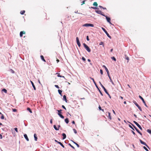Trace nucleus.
<instances>
[{
  "label": "nucleus",
  "mask_w": 151,
  "mask_h": 151,
  "mask_svg": "<svg viewBox=\"0 0 151 151\" xmlns=\"http://www.w3.org/2000/svg\"><path fill=\"white\" fill-rule=\"evenodd\" d=\"M103 30V31L105 33L107 36L110 38V39L111 38V36L109 35V34H108V33L107 32V31L103 27H102L101 28Z\"/></svg>",
  "instance_id": "nucleus-4"
},
{
  "label": "nucleus",
  "mask_w": 151,
  "mask_h": 151,
  "mask_svg": "<svg viewBox=\"0 0 151 151\" xmlns=\"http://www.w3.org/2000/svg\"><path fill=\"white\" fill-rule=\"evenodd\" d=\"M26 33V32L24 31H21L20 33V36L21 37H22L23 34H25Z\"/></svg>",
  "instance_id": "nucleus-14"
},
{
  "label": "nucleus",
  "mask_w": 151,
  "mask_h": 151,
  "mask_svg": "<svg viewBox=\"0 0 151 151\" xmlns=\"http://www.w3.org/2000/svg\"><path fill=\"white\" fill-rule=\"evenodd\" d=\"M111 58L113 60H114L115 61H116V59L114 57H112Z\"/></svg>",
  "instance_id": "nucleus-37"
},
{
  "label": "nucleus",
  "mask_w": 151,
  "mask_h": 151,
  "mask_svg": "<svg viewBox=\"0 0 151 151\" xmlns=\"http://www.w3.org/2000/svg\"><path fill=\"white\" fill-rule=\"evenodd\" d=\"M10 71H11L12 73H14V71L12 69H10Z\"/></svg>",
  "instance_id": "nucleus-33"
},
{
  "label": "nucleus",
  "mask_w": 151,
  "mask_h": 151,
  "mask_svg": "<svg viewBox=\"0 0 151 151\" xmlns=\"http://www.w3.org/2000/svg\"><path fill=\"white\" fill-rule=\"evenodd\" d=\"M90 79H92L93 80V82L94 83V84H95V85L96 86V87L97 88H98V87L97 86V84H96V82H95L94 79L93 78H91V77H90Z\"/></svg>",
  "instance_id": "nucleus-15"
},
{
  "label": "nucleus",
  "mask_w": 151,
  "mask_h": 151,
  "mask_svg": "<svg viewBox=\"0 0 151 151\" xmlns=\"http://www.w3.org/2000/svg\"><path fill=\"white\" fill-rule=\"evenodd\" d=\"M111 82L112 83V84L113 85H114V83L113 82V81H111Z\"/></svg>",
  "instance_id": "nucleus-57"
},
{
  "label": "nucleus",
  "mask_w": 151,
  "mask_h": 151,
  "mask_svg": "<svg viewBox=\"0 0 151 151\" xmlns=\"http://www.w3.org/2000/svg\"><path fill=\"white\" fill-rule=\"evenodd\" d=\"M27 109L28 111H29L30 113L32 112L31 109L29 108H27Z\"/></svg>",
  "instance_id": "nucleus-28"
},
{
  "label": "nucleus",
  "mask_w": 151,
  "mask_h": 151,
  "mask_svg": "<svg viewBox=\"0 0 151 151\" xmlns=\"http://www.w3.org/2000/svg\"><path fill=\"white\" fill-rule=\"evenodd\" d=\"M99 108L100 110H101L103 112H104V110L103 109H101V108L100 105L99 106Z\"/></svg>",
  "instance_id": "nucleus-30"
},
{
  "label": "nucleus",
  "mask_w": 151,
  "mask_h": 151,
  "mask_svg": "<svg viewBox=\"0 0 151 151\" xmlns=\"http://www.w3.org/2000/svg\"><path fill=\"white\" fill-rule=\"evenodd\" d=\"M76 42H77V44L78 46L79 47H80L81 46V44L78 38V37H77L76 38Z\"/></svg>",
  "instance_id": "nucleus-11"
},
{
  "label": "nucleus",
  "mask_w": 151,
  "mask_h": 151,
  "mask_svg": "<svg viewBox=\"0 0 151 151\" xmlns=\"http://www.w3.org/2000/svg\"><path fill=\"white\" fill-rule=\"evenodd\" d=\"M63 100L65 101L66 102H67V100L66 99V97L65 95H64L63 96Z\"/></svg>",
  "instance_id": "nucleus-21"
},
{
  "label": "nucleus",
  "mask_w": 151,
  "mask_h": 151,
  "mask_svg": "<svg viewBox=\"0 0 151 151\" xmlns=\"http://www.w3.org/2000/svg\"><path fill=\"white\" fill-rule=\"evenodd\" d=\"M99 7L100 8H102V9H106V8L104 7H103V6H99Z\"/></svg>",
  "instance_id": "nucleus-31"
},
{
  "label": "nucleus",
  "mask_w": 151,
  "mask_h": 151,
  "mask_svg": "<svg viewBox=\"0 0 151 151\" xmlns=\"http://www.w3.org/2000/svg\"><path fill=\"white\" fill-rule=\"evenodd\" d=\"M55 87H56V88H59V86L58 85H55Z\"/></svg>",
  "instance_id": "nucleus-50"
},
{
  "label": "nucleus",
  "mask_w": 151,
  "mask_h": 151,
  "mask_svg": "<svg viewBox=\"0 0 151 151\" xmlns=\"http://www.w3.org/2000/svg\"><path fill=\"white\" fill-rule=\"evenodd\" d=\"M103 44H104L103 42H101L99 43V45H103V46L104 47V45Z\"/></svg>",
  "instance_id": "nucleus-35"
},
{
  "label": "nucleus",
  "mask_w": 151,
  "mask_h": 151,
  "mask_svg": "<svg viewBox=\"0 0 151 151\" xmlns=\"http://www.w3.org/2000/svg\"><path fill=\"white\" fill-rule=\"evenodd\" d=\"M99 83L100 84L101 86L103 88L104 91L105 92V93L108 95L110 96L109 94V93L107 91L106 89L102 85V84L101 83V82L100 81L99 82Z\"/></svg>",
  "instance_id": "nucleus-3"
},
{
  "label": "nucleus",
  "mask_w": 151,
  "mask_h": 151,
  "mask_svg": "<svg viewBox=\"0 0 151 151\" xmlns=\"http://www.w3.org/2000/svg\"><path fill=\"white\" fill-rule=\"evenodd\" d=\"M54 129L56 130H59V128H57L55 126V125H54Z\"/></svg>",
  "instance_id": "nucleus-25"
},
{
  "label": "nucleus",
  "mask_w": 151,
  "mask_h": 151,
  "mask_svg": "<svg viewBox=\"0 0 151 151\" xmlns=\"http://www.w3.org/2000/svg\"><path fill=\"white\" fill-rule=\"evenodd\" d=\"M25 11L24 10H23V11H21L20 12V13L21 14H23L25 13Z\"/></svg>",
  "instance_id": "nucleus-26"
},
{
  "label": "nucleus",
  "mask_w": 151,
  "mask_h": 151,
  "mask_svg": "<svg viewBox=\"0 0 151 151\" xmlns=\"http://www.w3.org/2000/svg\"><path fill=\"white\" fill-rule=\"evenodd\" d=\"M134 103L135 105L141 111H142V109L141 107L138 105V104L135 101H134Z\"/></svg>",
  "instance_id": "nucleus-8"
},
{
  "label": "nucleus",
  "mask_w": 151,
  "mask_h": 151,
  "mask_svg": "<svg viewBox=\"0 0 151 151\" xmlns=\"http://www.w3.org/2000/svg\"><path fill=\"white\" fill-rule=\"evenodd\" d=\"M68 145H69L71 147H72L74 149L75 148L74 147L72 146L70 143L68 144Z\"/></svg>",
  "instance_id": "nucleus-43"
},
{
  "label": "nucleus",
  "mask_w": 151,
  "mask_h": 151,
  "mask_svg": "<svg viewBox=\"0 0 151 151\" xmlns=\"http://www.w3.org/2000/svg\"><path fill=\"white\" fill-rule=\"evenodd\" d=\"M55 141L56 142H57V143H58V144H59V143L60 142H59L57 140H55Z\"/></svg>",
  "instance_id": "nucleus-55"
},
{
  "label": "nucleus",
  "mask_w": 151,
  "mask_h": 151,
  "mask_svg": "<svg viewBox=\"0 0 151 151\" xmlns=\"http://www.w3.org/2000/svg\"><path fill=\"white\" fill-rule=\"evenodd\" d=\"M93 5L96 6H98V4L96 2H95L93 3Z\"/></svg>",
  "instance_id": "nucleus-29"
},
{
  "label": "nucleus",
  "mask_w": 151,
  "mask_h": 151,
  "mask_svg": "<svg viewBox=\"0 0 151 151\" xmlns=\"http://www.w3.org/2000/svg\"><path fill=\"white\" fill-rule=\"evenodd\" d=\"M133 122L137 125V126L141 129L142 130V129L141 127L136 121H134Z\"/></svg>",
  "instance_id": "nucleus-10"
},
{
  "label": "nucleus",
  "mask_w": 151,
  "mask_h": 151,
  "mask_svg": "<svg viewBox=\"0 0 151 151\" xmlns=\"http://www.w3.org/2000/svg\"><path fill=\"white\" fill-rule=\"evenodd\" d=\"M2 138V135L1 134H0V139H1Z\"/></svg>",
  "instance_id": "nucleus-58"
},
{
  "label": "nucleus",
  "mask_w": 151,
  "mask_h": 151,
  "mask_svg": "<svg viewBox=\"0 0 151 151\" xmlns=\"http://www.w3.org/2000/svg\"><path fill=\"white\" fill-rule=\"evenodd\" d=\"M106 18V20L107 21L109 22L110 24H111L112 25H113V24H112L111 22H110V20H111V19L110 18H109V17H107V16H105Z\"/></svg>",
  "instance_id": "nucleus-9"
},
{
  "label": "nucleus",
  "mask_w": 151,
  "mask_h": 151,
  "mask_svg": "<svg viewBox=\"0 0 151 151\" xmlns=\"http://www.w3.org/2000/svg\"><path fill=\"white\" fill-rule=\"evenodd\" d=\"M132 132L134 135H135V132L133 131H132Z\"/></svg>",
  "instance_id": "nucleus-61"
},
{
  "label": "nucleus",
  "mask_w": 151,
  "mask_h": 151,
  "mask_svg": "<svg viewBox=\"0 0 151 151\" xmlns=\"http://www.w3.org/2000/svg\"><path fill=\"white\" fill-rule=\"evenodd\" d=\"M73 130L74 131V132L75 133V134H76L77 133V131L76 130V129H73Z\"/></svg>",
  "instance_id": "nucleus-40"
},
{
  "label": "nucleus",
  "mask_w": 151,
  "mask_h": 151,
  "mask_svg": "<svg viewBox=\"0 0 151 151\" xmlns=\"http://www.w3.org/2000/svg\"><path fill=\"white\" fill-rule=\"evenodd\" d=\"M100 73L101 75L103 74V71L102 70L100 69Z\"/></svg>",
  "instance_id": "nucleus-47"
},
{
  "label": "nucleus",
  "mask_w": 151,
  "mask_h": 151,
  "mask_svg": "<svg viewBox=\"0 0 151 151\" xmlns=\"http://www.w3.org/2000/svg\"><path fill=\"white\" fill-rule=\"evenodd\" d=\"M143 148L145 149L147 151H149L147 149V148L145 146H144L143 147Z\"/></svg>",
  "instance_id": "nucleus-39"
},
{
  "label": "nucleus",
  "mask_w": 151,
  "mask_h": 151,
  "mask_svg": "<svg viewBox=\"0 0 151 151\" xmlns=\"http://www.w3.org/2000/svg\"><path fill=\"white\" fill-rule=\"evenodd\" d=\"M83 45L86 49L87 50L88 52H90L91 51V50L89 47L85 43H83Z\"/></svg>",
  "instance_id": "nucleus-1"
},
{
  "label": "nucleus",
  "mask_w": 151,
  "mask_h": 151,
  "mask_svg": "<svg viewBox=\"0 0 151 151\" xmlns=\"http://www.w3.org/2000/svg\"><path fill=\"white\" fill-rule=\"evenodd\" d=\"M95 12L98 14H100L104 16H105V15L103 14V13L100 10H96Z\"/></svg>",
  "instance_id": "nucleus-6"
},
{
  "label": "nucleus",
  "mask_w": 151,
  "mask_h": 151,
  "mask_svg": "<svg viewBox=\"0 0 151 151\" xmlns=\"http://www.w3.org/2000/svg\"><path fill=\"white\" fill-rule=\"evenodd\" d=\"M119 98H121V99H122V100L123 99V97L121 96H120L119 97Z\"/></svg>",
  "instance_id": "nucleus-59"
},
{
  "label": "nucleus",
  "mask_w": 151,
  "mask_h": 151,
  "mask_svg": "<svg viewBox=\"0 0 151 151\" xmlns=\"http://www.w3.org/2000/svg\"><path fill=\"white\" fill-rule=\"evenodd\" d=\"M24 137L27 141H29V139L27 137V135L26 134H24Z\"/></svg>",
  "instance_id": "nucleus-17"
},
{
  "label": "nucleus",
  "mask_w": 151,
  "mask_h": 151,
  "mask_svg": "<svg viewBox=\"0 0 151 151\" xmlns=\"http://www.w3.org/2000/svg\"><path fill=\"white\" fill-rule=\"evenodd\" d=\"M72 123L73 124H75V122L74 121H73L72 122Z\"/></svg>",
  "instance_id": "nucleus-63"
},
{
  "label": "nucleus",
  "mask_w": 151,
  "mask_h": 151,
  "mask_svg": "<svg viewBox=\"0 0 151 151\" xmlns=\"http://www.w3.org/2000/svg\"><path fill=\"white\" fill-rule=\"evenodd\" d=\"M12 110L13 112H16L17 111V110L15 109H12Z\"/></svg>",
  "instance_id": "nucleus-44"
},
{
  "label": "nucleus",
  "mask_w": 151,
  "mask_h": 151,
  "mask_svg": "<svg viewBox=\"0 0 151 151\" xmlns=\"http://www.w3.org/2000/svg\"><path fill=\"white\" fill-rule=\"evenodd\" d=\"M62 108H63L65 110H66V108L64 105H62Z\"/></svg>",
  "instance_id": "nucleus-51"
},
{
  "label": "nucleus",
  "mask_w": 151,
  "mask_h": 151,
  "mask_svg": "<svg viewBox=\"0 0 151 151\" xmlns=\"http://www.w3.org/2000/svg\"><path fill=\"white\" fill-rule=\"evenodd\" d=\"M126 59L128 60V61H127V62H129V58L127 56V57H126Z\"/></svg>",
  "instance_id": "nucleus-48"
},
{
  "label": "nucleus",
  "mask_w": 151,
  "mask_h": 151,
  "mask_svg": "<svg viewBox=\"0 0 151 151\" xmlns=\"http://www.w3.org/2000/svg\"><path fill=\"white\" fill-rule=\"evenodd\" d=\"M50 123L51 124H52V119H51L50 120Z\"/></svg>",
  "instance_id": "nucleus-56"
},
{
  "label": "nucleus",
  "mask_w": 151,
  "mask_h": 151,
  "mask_svg": "<svg viewBox=\"0 0 151 151\" xmlns=\"http://www.w3.org/2000/svg\"><path fill=\"white\" fill-rule=\"evenodd\" d=\"M108 77H109V79L110 80V81H112V79H111V78L109 74V75H108Z\"/></svg>",
  "instance_id": "nucleus-38"
},
{
  "label": "nucleus",
  "mask_w": 151,
  "mask_h": 151,
  "mask_svg": "<svg viewBox=\"0 0 151 151\" xmlns=\"http://www.w3.org/2000/svg\"><path fill=\"white\" fill-rule=\"evenodd\" d=\"M2 91H3L5 93H6L7 92V90L5 89H3L2 90Z\"/></svg>",
  "instance_id": "nucleus-42"
},
{
  "label": "nucleus",
  "mask_w": 151,
  "mask_h": 151,
  "mask_svg": "<svg viewBox=\"0 0 151 151\" xmlns=\"http://www.w3.org/2000/svg\"><path fill=\"white\" fill-rule=\"evenodd\" d=\"M76 145L78 147H79V145L77 143V144H76Z\"/></svg>",
  "instance_id": "nucleus-60"
},
{
  "label": "nucleus",
  "mask_w": 151,
  "mask_h": 151,
  "mask_svg": "<svg viewBox=\"0 0 151 151\" xmlns=\"http://www.w3.org/2000/svg\"><path fill=\"white\" fill-rule=\"evenodd\" d=\"M56 74H58V77H62V76H60V73H57Z\"/></svg>",
  "instance_id": "nucleus-36"
},
{
  "label": "nucleus",
  "mask_w": 151,
  "mask_h": 151,
  "mask_svg": "<svg viewBox=\"0 0 151 151\" xmlns=\"http://www.w3.org/2000/svg\"><path fill=\"white\" fill-rule=\"evenodd\" d=\"M30 82L32 85V86L34 90H36V88L35 86L34 85L33 83V82L32 81H30Z\"/></svg>",
  "instance_id": "nucleus-16"
},
{
  "label": "nucleus",
  "mask_w": 151,
  "mask_h": 151,
  "mask_svg": "<svg viewBox=\"0 0 151 151\" xmlns=\"http://www.w3.org/2000/svg\"><path fill=\"white\" fill-rule=\"evenodd\" d=\"M14 130H15V131H16L17 132H18L17 128V127H16V128H14Z\"/></svg>",
  "instance_id": "nucleus-49"
},
{
  "label": "nucleus",
  "mask_w": 151,
  "mask_h": 151,
  "mask_svg": "<svg viewBox=\"0 0 151 151\" xmlns=\"http://www.w3.org/2000/svg\"><path fill=\"white\" fill-rule=\"evenodd\" d=\"M99 92H100V94H101V95L102 96L103 95V94H102V92H101V91H100L99 89Z\"/></svg>",
  "instance_id": "nucleus-53"
},
{
  "label": "nucleus",
  "mask_w": 151,
  "mask_h": 151,
  "mask_svg": "<svg viewBox=\"0 0 151 151\" xmlns=\"http://www.w3.org/2000/svg\"><path fill=\"white\" fill-rule=\"evenodd\" d=\"M129 127L131 128L132 130H134V128H133V127L130 125H129Z\"/></svg>",
  "instance_id": "nucleus-45"
},
{
  "label": "nucleus",
  "mask_w": 151,
  "mask_h": 151,
  "mask_svg": "<svg viewBox=\"0 0 151 151\" xmlns=\"http://www.w3.org/2000/svg\"><path fill=\"white\" fill-rule=\"evenodd\" d=\"M86 39H87V40H88V41H89V38H88V36H87V37H86Z\"/></svg>",
  "instance_id": "nucleus-54"
},
{
  "label": "nucleus",
  "mask_w": 151,
  "mask_h": 151,
  "mask_svg": "<svg viewBox=\"0 0 151 151\" xmlns=\"http://www.w3.org/2000/svg\"><path fill=\"white\" fill-rule=\"evenodd\" d=\"M65 122L67 124H68L69 122V120L68 118L65 119Z\"/></svg>",
  "instance_id": "nucleus-24"
},
{
  "label": "nucleus",
  "mask_w": 151,
  "mask_h": 151,
  "mask_svg": "<svg viewBox=\"0 0 151 151\" xmlns=\"http://www.w3.org/2000/svg\"><path fill=\"white\" fill-rule=\"evenodd\" d=\"M40 58L44 62H46L45 60L44 59V57L43 55H42L40 56Z\"/></svg>",
  "instance_id": "nucleus-20"
},
{
  "label": "nucleus",
  "mask_w": 151,
  "mask_h": 151,
  "mask_svg": "<svg viewBox=\"0 0 151 151\" xmlns=\"http://www.w3.org/2000/svg\"><path fill=\"white\" fill-rule=\"evenodd\" d=\"M106 113H108V114L109 115L108 116V117L110 119V120H111V118L110 113L109 112H107Z\"/></svg>",
  "instance_id": "nucleus-19"
},
{
  "label": "nucleus",
  "mask_w": 151,
  "mask_h": 151,
  "mask_svg": "<svg viewBox=\"0 0 151 151\" xmlns=\"http://www.w3.org/2000/svg\"><path fill=\"white\" fill-rule=\"evenodd\" d=\"M58 91L59 94L61 95L62 91L60 89H58Z\"/></svg>",
  "instance_id": "nucleus-27"
},
{
  "label": "nucleus",
  "mask_w": 151,
  "mask_h": 151,
  "mask_svg": "<svg viewBox=\"0 0 151 151\" xmlns=\"http://www.w3.org/2000/svg\"><path fill=\"white\" fill-rule=\"evenodd\" d=\"M134 116L136 117V118H137V115L135 114H134Z\"/></svg>",
  "instance_id": "nucleus-64"
},
{
  "label": "nucleus",
  "mask_w": 151,
  "mask_h": 151,
  "mask_svg": "<svg viewBox=\"0 0 151 151\" xmlns=\"http://www.w3.org/2000/svg\"><path fill=\"white\" fill-rule=\"evenodd\" d=\"M83 27H94V25L92 24H90V23H87L86 24L83 25Z\"/></svg>",
  "instance_id": "nucleus-5"
},
{
  "label": "nucleus",
  "mask_w": 151,
  "mask_h": 151,
  "mask_svg": "<svg viewBox=\"0 0 151 151\" xmlns=\"http://www.w3.org/2000/svg\"><path fill=\"white\" fill-rule=\"evenodd\" d=\"M1 118L2 119H4V115L2 114V115H1Z\"/></svg>",
  "instance_id": "nucleus-41"
},
{
  "label": "nucleus",
  "mask_w": 151,
  "mask_h": 151,
  "mask_svg": "<svg viewBox=\"0 0 151 151\" xmlns=\"http://www.w3.org/2000/svg\"><path fill=\"white\" fill-rule=\"evenodd\" d=\"M82 60L83 61H86V59L85 58H84V57H82Z\"/></svg>",
  "instance_id": "nucleus-46"
},
{
  "label": "nucleus",
  "mask_w": 151,
  "mask_h": 151,
  "mask_svg": "<svg viewBox=\"0 0 151 151\" xmlns=\"http://www.w3.org/2000/svg\"><path fill=\"white\" fill-rule=\"evenodd\" d=\"M62 136H63V139H64L66 138V135L65 133H63Z\"/></svg>",
  "instance_id": "nucleus-22"
},
{
  "label": "nucleus",
  "mask_w": 151,
  "mask_h": 151,
  "mask_svg": "<svg viewBox=\"0 0 151 151\" xmlns=\"http://www.w3.org/2000/svg\"><path fill=\"white\" fill-rule=\"evenodd\" d=\"M56 61H57V63H58L59 62V60L58 59Z\"/></svg>",
  "instance_id": "nucleus-62"
},
{
  "label": "nucleus",
  "mask_w": 151,
  "mask_h": 151,
  "mask_svg": "<svg viewBox=\"0 0 151 151\" xmlns=\"http://www.w3.org/2000/svg\"><path fill=\"white\" fill-rule=\"evenodd\" d=\"M85 1H83L82 2H81V5H82L83 4H85Z\"/></svg>",
  "instance_id": "nucleus-52"
},
{
  "label": "nucleus",
  "mask_w": 151,
  "mask_h": 151,
  "mask_svg": "<svg viewBox=\"0 0 151 151\" xmlns=\"http://www.w3.org/2000/svg\"><path fill=\"white\" fill-rule=\"evenodd\" d=\"M147 132H148V133H149L150 134H151V130L148 129L147 130Z\"/></svg>",
  "instance_id": "nucleus-32"
},
{
  "label": "nucleus",
  "mask_w": 151,
  "mask_h": 151,
  "mask_svg": "<svg viewBox=\"0 0 151 151\" xmlns=\"http://www.w3.org/2000/svg\"><path fill=\"white\" fill-rule=\"evenodd\" d=\"M140 143H141V144H143V145H145V146H147V147H148V146L146 144V143L145 142H143V141H142L141 140V139H140Z\"/></svg>",
  "instance_id": "nucleus-13"
},
{
  "label": "nucleus",
  "mask_w": 151,
  "mask_h": 151,
  "mask_svg": "<svg viewBox=\"0 0 151 151\" xmlns=\"http://www.w3.org/2000/svg\"><path fill=\"white\" fill-rule=\"evenodd\" d=\"M34 138H35V140L36 141H37V135L35 134H34Z\"/></svg>",
  "instance_id": "nucleus-23"
},
{
  "label": "nucleus",
  "mask_w": 151,
  "mask_h": 151,
  "mask_svg": "<svg viewBox=\"0 0 151 151\" xmlns=\"http://www.w3.org/2000/svg\"><path fill=\"white\" fill-rule=\"evenodd\" d=\"M59 144H60L63 148L65 147L64 145L61 142L59 143Z\"/></svg>",
  "instance_id": "nucleus-34"
},
{
  "label": "nucleus",
  "mask_w": 151,
  "mask_h": 151,
  "mask_svg": "<svg viewBox=\"0 0 151 151\" xmlns=\"http://www.w3.org/2000/svg\"><path fill=\"white\" fill-rule=\"evenodd\" d=\"M103 67L105 69V70H106V72H107V75H109V71L108 70V69L107 68H106V67L104 65H103Z\"/></svg>",
  "instance_id": "nucleus-12"
},
{
  "label": "nucleus",
  "mask_w": 151,
  "mask_h": 151,
  "mask_svg": "<svg viewBox=\"0 0 151 151\" xmlns=\"http://www.w3.org/2000/svg\"><path fill=\"white\" fill-rule=\"evenodd\" d=\"M139 97L142 100V102L144 104H145V102L144 101V99L143 98L140 96H139Z\"/></svg>",
  "instance_id": "nucleus-18"
},
{
  "label": "nucleus",
  "mask_w": 151,
  "mask_h": 151,
  "mask_svg": "<svg viewBox=\"0 0 151 151\" xmlns=\"http://www.w3.org/2000/svg\"><path fill=\"white\" fill-rule=\"evenodd\" d=\"M57 111L58 112V115L62 118L64 119V116L61 114V111L62 110L60 109V110H57Z\"/></svg>",
  "instance_id": "nucleus-2"
},
{
  "label": "nucleus",
  "mask_w": 151,
  "mask_h": 151,
  "mask_svg": "<svg viewBox=\"0 0 151 151\" xmlns=\"http://www.w3.org/2000/svg\"><path fill=\"white\" fill-rule=\"evenodd\" d=\"M134 127V128L136 131L137 132L139 133L141 135H142V133L139 131V130L133 124H131Z\"/></svg>",
  "instance_id": "nucleus-7"
}]
</instances>
